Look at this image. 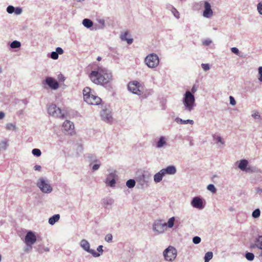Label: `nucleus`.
<instances>
[{
    "label": "nucleus",
    "instance_id": "f03ea898",
    "mask_svg": "<svg viewBox=\"0 0 262 262\" xmlns=\"http://www.w3.org/2000/svg\"><path fill=\"white\" fill-rule=\"evenodd\" d=\"M182 110L186 113H191L195 106V99L194 95L190 91H186L182 99Z\"/></svg>",
    "mask_w": 262,
    "mask_h": 262
},
{
    "label": "nucleus",
    "instance_id": "2eb2a0df",
    "mask_svg": "<svg viewBox=\"0 0 262 262\" xmlns=\"http://www.w3.org/2000/svg\"><path fill=\"white\" fill-rule=\"evenodd\" d=\"M43 84H47L52 90H56L59 88L58 82L51 77H47L42 82Z\"/></svg>",
    "mask_w": 262,
    "mask_h": 262
},
{
    "label": "nucleus",
    "instance_id": "de8ad7c7",
    "mask_svg": "<svg viewBox=\"0 0 262 262\" xmlns=\"http://www.w3.org/2000/svg\"><path fill=\"white\" fill-rule=\"evenodd\" d=\"M15 8L12 6H9L7 8V11L9 14H12L14 12Z\"/></svg>",
    "mask_w": 262,
    "mask_h": 262
},
{
    "label": "nucleus",
    "instance_id": "79ce46f5",
    "mask_svg": "<svg viewBox=\"0 0 262 262\" xmlns=\"http://www.w3.org/2000/svg\"><path fill=\"white\" fill-rule=\"evenodd\" d=\"M201 67L203 70L205 72L209 70L210 69V65L208 63H202Z\"/></svg>",
    "mask_w": 262,
    "mask_h": 262
},
{
    "label": "nucleus",
    "instance_id": "4d7b16f0",
    "mask_svg": "<svg viewBox=\"0 0 262 262\" xmlns=\"http://www.w3.org/2000/svg\"><path fill=\"white\" fill-rule=\"evenodd\" d=\"M100 164H94L92 167V170L93 171H96L98 170L100 167Z\"/></svg>",
    "mask_w": 262,
    "mask_h": 262
},
{
    "label": "nucleus",
    "instance_id": "864d4df0",
    "mask_svg": "<svg viewBox=\"0 0 262 262\" xmlns=\"http://www.w3.org/2000/svg\"><path fill=\"white\" fill-rule=\"evenodd\" d=\"M229 100H230V104L231 105H235L236 104V101L233 97L230 96L229 97Z\"/></svg>",
    "mask_w": 262,
    "mask_h": 262
},
{
    "label": "nucleus",
    "instance_id": "49530a36",
    "mask_svg": "<svg viewBox=\"0 0 262 262\" xmlns=\"http://www.w3.org/2000/svg\"><path fill=\"white\" fill-rule=\"evenodd\" d=\"M113 236L111 234H107L105 237V240L107 242L111 243L112 242Z\"/></svg>",
    "mask_w": 262,
    "mask_h": 262
},
{
    "label": "nucleus",
    "instance_id": "13d9d810",
    "mask_svg": "<svg viewBox=\"0 0 262 262\" xmlns=\"http://www.w3.org/2000/svg\"><path fill=\"white\" fill-rule=\"evenodd\" d=\"M174 7L171 4H167L166 5V8L168 10H169V11H172V9L174 8Z\"/></svg>",
    "mask_w": 262,
    "mask_h": 262
},
{
    "label": "nucleus",
    "instance_id": "3c124183",
    "mask_svg": "<svg viewBox=\"0 0 262 262\" xmlns=\"http://www.w3.org/2000/svg\"><path fill=\"white\" fill-rule=\"evenodd\" d=\"M257 9L258 13L262 15V3H259L257 5Z\"/></svg>",
    "mask_w": 262,
    "mask_h": 262
},
{
    "label": "nucleus",
    "instance_id": "c756f323",
    "mask_svg": "<svg viewBox=\"0 0 262 262\" xmlns=\"http://www.w3.org/2000/svg\"><path fill=\"white\" fill-rule=\"evenodd\" d=\"M136 184V181L134 179H129L127 181L126 185L129 188H133L135 187Z\"/></svg>",
    "mask_w": 262,
    "mask_h": 262
},
{
    "label": "nucleus",
    "instance_id": "b1692460",
    "mask_svg": "<svg viewBox=\"0 0 262 262\" xmlns=\"http://www.w3.org/2000/svg\"><path fill=\"white\" fill-rule=\"evenodd\" d=\"M63 53V49L60 47H57L56 48V51H53L51 52L50 57L53 59H57L58 58V55L62 54Z\"/></svg>",
    "mask_w": 262,
    "mask_h": 262
},
{
    "label": "nucleus",
    "instance_id": "7ed1b4c3",
    "mask_svg": "<svg viewBox=\"0 0 262 262\" xmlns=\"http://www.w3.org/2000/svg\"><path fill=\"white\" fill-rule=\"evenodd\" d=\"M94 91L86 87L83 90L84 100L88 104L91 105H98L101 102V99L93 94Z\"/></svg>",
    "mask_w": 262,
    "mask_h": 262
},
{
    "label": "nucleus",
    "instance_id": "c9c22d12",
    "mask_svg": "<svg viewBox=\"0 0 262 262\" xmlns=\"http://www.w3.org/2000/svg\"><path fill=\"white\" fill-rule=\"evenodd\" d=\"M116 177V171L115 170L112 171L111 172H110V173L108 174V175L107 176V177L106 179V182H108V181H109V180H111L113 179H115Z\"/></svg>",
    "mask_w": 262,
    "mask_h": 262
},
{
    "label": "nucleus",
    "instance_id": "9b49d317",
    "mask_svg": "<svg viewBox=\"0 0 262 262\" xmlns=\"http://www.w3.org/2000/svg\"><path fill=\"white\" fill-rule=\"evenodd\" d=\"M80 245L84 251L91 253L94 257H99V254L96 253L95 250L90 249V244L87 240L82 239L80 242Z\"/></svg>",
    "mask_w": 262,
    "mask_h": 262
},
{
    "label": "nucleus",
    "instance_id": "e2e57ef3",
    "mask_svg": "<svg viewBox=\"0 0 262 262\" xmlns=\"http://www.w3.org/2000/svg\"><path fill=\"white\" fill-rule=\"evenodd\" d=\"M5 117V113L3 112H0V120L3 119Z\"/></svg>",
    "mask_w": 262,
    "mask_h": 262
},
{
    "label": "nucleus",
    "instance_id": "20e7f679",
    "mask_svg": "<svg viewBox=\"0 0 262 262\" xmlns=\"http://www.w3.org/2000/svg\"><path fill=\"white\" fill-rule=\"evenodd\" d=\"M144 62L148 68L150 69H155L159 64V57L155 53H150L145 57L144 60Z\"/></svg>",
    "mask_w": 262,
    "mask_h": 262
},
{
    "label": "nucleus",
    "instance_id": "603ef678",
    "mask_svg": "<svg viewBox=\"0 0 262 262\" xmlns=\"http://www.w3.org/2000/svg\"><path fill=\"white\" fill-rule=\"evenodd\" d=\"M231 51L234 54L238 55L239 54V50L236 47H232L231 48Z\"/></svg>",
    "mask_w": 262,
    "mask_h": 262
},
{
    "label": "nucleus",
    "instance_id": "69168bd1",
    "mask_svg": "<svg viewBox=\"0 0 262 262\" xmlns=\"http://www.w3.org/2000/svg\"><path fill=\"white\" fill-rule=\"evenodd\" d=\"M43 249H44V251L46 252L49 251V248L48 247H45Z\"/></svg>",
    "mask_w": 262,
    "mask_h": 262
},
{
    "label": "nucleus",
    "instance_id": "f3484780",
    "mask_svg": "<svg viewBox=\"0 0 262 262\" xmlns=\"http://www.w3.org/2000/svg\"><path fill=\"white\" fill-rule=\"evenodd\" d=\"M62 128L64 132L67 134L72 135L74 133V125L69 120H66L63 122Z\"/></svg>",
    "mask_w": 262,
    "mask_h": 262
},
{
    "label": "nucleus",
    "instance_id": "0e129e2a",
    "mask_svg": "<svg viewBox=\"0 0 262 262\" xmlns=\"http://www.w3.org/2000/svg\"><path fill=\"white\" fill-rule=\"evenodd\" d=\"M59 79L61 81H64V77L61 74L59 75Z\"/></svg>",
    "mask_w": 262,
    "mask_h": 262
},
{
    "label": "nucleus",
    "instance_id": "f704fd0d",
    "mask_svg": "<svg viewBox=\"0 0 262 262\" xmlns=\"http://www.w3.org/2000/svg\"><path fill=\"white\" fill-rule=\"evenodd\" d=\"M175 221V217H171L168 220L167 223H166V227H168V228H172L174 225V223Z\"/></svg>",
    "mask_w": 262,
    "mask_h": 262
},
{
    "label": "nucleus",
    "instance_id": "680f3d73",
    "mask_svg": "<svg viewBox=\"0 0 262 262\" xmlns=\"http://www.w3.org/2000/svg\"><path fill=\"white\" fill-rule=\"evenodd\" d=\"M256 193L258 194H261L262 193V188L258 187L256 189Z\"/></svg>",
    "mask_w": 262,
    "mask_h": 262
},
{
    "label": "nucleus",
    "instance_id": "423d86ee",
    "mask_svg": "<svg viewBox=\"0 0 262 262\" xmlns=\"http://www.w3.org/2000/svg\"><path fill=\"white\" fill-rule=\"evenodd\" d=\"M36 185L43 193H49L53 190L52 187L49 184V181L45 178H40L37 181Z\"/></svg>",
    "mask_w": 262,
    "mask_h": 262
},
{
    "label": "nucleus",
    "instance_id": "f257e3e1",
    "mask_svg": "<svg viewBox=\"0 0 262 262\" xmlns=\"http://www.w3.org/2000/svg\"><path fill=\"white\" fill-rule=\"evenodd\" d=\"M89 77L94 83L105 86L113 80L112 73L106 68L98 66L92 71Z\"/></svg>",
    "mask_w": 262,
    "mask_h": 262
},
{
    "label": "nucleus",
    "instance_id": "473e14b6",
    "mask_svg": "<svg viewBox=\"0 0 262 262\" xmlns=\"http://www.w3.org/2000/svg\"><path fill=\"white\" fill-rule=\"evenodd\" d=\"M260 215V210L257 208L255 209L252 213V216L254 219H257Z\"/></svg>",
    "mask_w": 262,
    "mask_h": 262
},
{
    "label": "nucleus",
    "instance_id": "774afa93",
    "mask_svg": "<svg viewBox=\"0 0 262 262\" xmlns=\"http://www.w3.org/2000/svg\"><path fill=\"white\" fill-rule=\"evenodd\" d=\"M23 103H24L25 104H27V103H28L27 100H26V99H24V100H23Z\"/></svg>",
    "mask_w": 262,
    "mask_h": 262
},
{
    "label": "nucleus",
    "instance_id": "37998d69",
    "mask_svg": "<svg viewBox=\"0 0 262 262\" xmlns=\"http://www.w3.org/2000/svg\"><path fill=\"white\" fill-rule=\"evenodd\" d=\"M201 237L198 236H195L193 237L192 238V242L194 244H198L201 242Z\"/></svg>",
    "mask_w": 262,
    "mask_h": 262
},
{
    "label": "nucleus",
    "instance_id": "bb28decb",
    "mask_svg": "<svg viewBox=\"0 0 262 262\" xmlns=\"http://www.w3.org/2000/svg\"><path fill=\"white\" fill-rule=\"evenodd\" d=\"M59 219L60 215L59 214H55L49 219V224L51 225H53L57 222Z\"/></svg>",
    "mask_w": 262,
    "mask_h": 262
},
{
    "label": "nucleus",
    "instance_id": "4c0bfd02",
    "mask_svg": "<svg viewBox=\"0 0 262 262\" xmlns=\"http://www.w3.org/2000/svg\"><path fill=\"white\" fill-rule=\"evenodd\" d=\"M32 153L34 156L36 157H39L41 154L40 150L38 148H34L32 150Z\"/></svg>",
    "mask_w": 262,
    "mask_h": 262
},
{
    "label": "nucleus",
    "instance_id": "9d476101",
    "mask_svg": "<svg viewBox=\"0 0 262 262\" xmlns=\"http://www.w3.org/2000/svg\"><path fill=\"white\" fill-rule=\"evenodd\" d=\"M140 84L137 81H133L128 84V90L133 93L140 95L142 91L140 90Z\"/></svg>",
    "mask_w": 262,
    "mask_h": 262
},
{
    "label": "nucleus",
    "instance_id": "6e6d98bb",
    "mask_svg": "<svg viewBox=\"0 0 262 262\" xmlns=\"http://www.w3.org/2000/svg\"><path fill=\"white\" fill-rule=\"evenodd\" d=\"M17 15H19V14H20L22 12V10L21 8H15V10H14V12Z\"/></svg>",
    "mask_w": 262,
    "mask_h": 262
},
{
    "label": "nucleus",
    "instance_id": "cd10ccee",
    "mask_svg": "<svg viewBox=\"0 0 262 262\" xmlns=\"http://www.w3.org/2000/svg\"><path fill=\"white\" fill-rule=\"evenodd\" d=\"M83 25L86 28H90L93 25V21L88 18H84L82 20Z\"/></svg>",
    "mask_w": 262,
    "mask_h": 262
},
{
    "label": "nucleus",
    "instance_id": "a19ab883",
    "mask_svg": "<svg viewBox=\"0 0 262 262\" xmlns=\"http://www.w3.org/2000/svg\"><path fill=\"white\" fill-rule=\"evenodd\" d=\"M258 79L262 82V67H259L258 69Z\"/></svg>",
    "mask_w": 262,
    "mask_h": 262
},
{
    "label": "nucleus",
    "instance_id": "393cba45",
    "mask_svg": "<svg viewBox=\"0 0 262 262\" xmlns=\"http://www.w3.org/2000/svg\"><path fill=\"white\" fill-rule=\"evenodd\" d=\"M164 176L165 174L162 169H161L154 176V182L156 183L160 182L162 180V179Z\"/></svg>",
    "mask_w": 262,
    "mask_h": 262
},
{
    "label": "nucleus",
    "instance_id": "a18cd8bd",
    "mask_svg": "<svg viewBox=\"0 0 262 262\" xmlns=\"http://www.w3.org/2000/svg\"><path fill=\"white\" fill-rule=\"evenodd\" d=\"M106 183L111 187H113L115 186L116 184V180L115 179L109 180L108 182L106 181Z\"/></svg>",
    "mask_w": 262,
    "mask_h": 262
},
{
    "label": "nucleus",
    "instance_id": "6ab92c4d",
    "mask_svg": "<svg viewBox=\"0 0 262 262\" xmlns=\"http://www.w3.org/2000/svg\"><path fill=\"white\" fill-rule=\"evenodd\" d=\"M167 145V138L165 136H161L156 142L155 146L157 148L161 149L166 147Z\"/></svg>",
    "mask_w": 262,
    "mask_h": 262
},
{
    "label": "nucleus",
    "instance_id": "5fc2aeb1",
    "mask_svg": "<svg viewBox=\"0 0 262 262\" xmlns=\"http://www.w3.org/2000/svg\"><path fill=\"white\" fill-rule=\"evenodd\" d=\"M252 117L255 119H259L260 118V115L258 112H255L252 114Z\"/></svg>",
    "mask_w": 262,
    "mask_h": 262
},
{
    "label": "nucleus",
    "instance_id": "72a5a7b5",
    "mask_svg": "<svg viewBox=\"0 0 262 262\" xmlns=\"http://www.w3.org/2000/svg\"><path fill=\"white\" fill-rule=\"evenodd\" d=\"M213 253L212 252H207L204 256V262H209V261L212 258Z\"/></svg>",
    "mask_w": 262,
    "mask_h": 262
},
{
    "label": "nucleus",
    "instance_id": "1a4fd4ad",
    "mask_svg": "<svg viewBox=\"0 0 262 262\" xmlns=\"http://www.w3.org/2000/svg\"><path fill=\"white\" fill-rule=\"evenodd\" d=\"M100 116L103 121L108 123H111L113 121L112 111L108 108H103L101 112Z\"/></svg>",
    "mask_w": 262,
    "mask_h": 262
},
{
    "label": "nucleus",
    "instance_id": "412c9836",
    "mask_svg": "<svg viewBox=\"0 0 262 262\" xmlns=\"http://www.w3.org/2000/svg\"><path fill=\"white\" fill-rule=\"evenodd\" d=\"M212 138L219 148H223L224 147L225 144V140L220 135L213 134L212 135Z\"/></svg>",
    "mask_w": 262,
    "mask_h": 262
},
{
    "label": "nucleus",
    "instance_id": "052dcab7",
    "mask_svg": "<svg viewBox=\"0 0 262 262\" xmlns=\"http://www.w3.org/2000/svg\"><path fill=\"white\" fill-rule=\"evenodd\" d=\"M34 169L35 170L40 171L41 169V166H40L39 165H36L34 166Z\"/></svg>",
    "mask_w": 262,
    "mask_h": 262
},
{
    "label": "nucleus",
    "instance_id": "7c9ffc66",
    "mask_svg": "<svg viewBox=\"0 0 262 262\" xmlns=\"http://www.w3.org/2000/svg\"><path fill=\"white\" fill-rule=\"evenodd\" d=\"M6 129L8 130H16L17 127L15 124L9 123L6 125Z\"/></svg>",
    "mask_w": 262,
    "mask_h": 262
},
{
    "label": "nucleus",
    "instance_id": "338daca9",
    "mask_svg": "<svg viewBox=\"0 0 262 262\" xmlns=\"http://www.w3.org/2000/svg\"><path fill=\"white\" fill-rule=\"evenodd\" d=\"M259 256L261 258H262V249H260V252L259 253Z\"/></svg>",
    "mask_w": 262,
    "mask_h": 262
},
{
    "label": "nucleus",
    "instance_id": "4468645a",
    "mask_svg": "<svg viewBox=\"0 0 262 262\" xmlns=\"http://www.w3.org/2000/svg\"><path fill=\"white\" fill-rule=\"evenodd\" d=\"M238 168L242 171L246 172L252 173L254 172L253 168L249 165L248 161L246 159H242L239 161Z\"/></svg>",
    "mask_w": 262,
    "mask_h": 262
},
{
    "label": "nucleus",
    "instance_id": "bf43d9fd",
    "mask_svg": "<svg viewBox=\"0 0 262 262\" xmlns=\"http://www.w3.org/2000/svg\"><path fill=\"white\" fill-rule=\"evenodd\" d=\"M197 91V88L195 86V85H194L191 89V91H190L192 95H194V94Z\"/></svg>",
    "mask_w": 262,
    "mask_h": 262
},
{
    "label": "nucleus",
    "instance_id": "a878e982",
    "mask_svg": "<svg viewBox=\"0 0 262 262\" xmlns=\"http://www.w3.org/2000/svg\"><path fill=\"white\" fill-rule=\"evenodd\" d=\"M175 121L180 124H190L191 125L193 124L194 121L192 120L187 119V120H183L182 119L177 117L175 119Z\"/></svg>",
    "mask_w": 262,
    "mask_h": 262
},
{
    "label": "nucleus",
    "instance_id": "09e8293b",
    "mask_svg": "<svg viewBox=\"0 0 262 262\" xmlns=\"http://www.w3.org/2000/svg\"><path fill=\"white\" fill-rule=\"evenodd\" d=\"M97 250L98 251V252H96V253L97 254H99V256L100 255H101L103 253V246L102 245H100L97 248Z\"/></svg>",
    "mask_w": 262,
    "mask_h": 262
},
{
    "label": "nucleus",
    "instance_id": "0eeeda50",
    "mask_svg": "<svg viewBox=\"0 0 262 262\" xmlns=\"http://www.w3.org/2000/svg\"><path fill=\"white\" fill-rule=\"evenodd\" d=\"M163 255L166 261L172 262L177 257V250L173 247L169 246L164 250Z\"/></svg>",
    "mask_w": 262,
    "mask_h": 262
},
{
    "label": "nucleus",
    "instance_id": "e433bc0d",
    "mask_svg": "<svg viewBox=\"0 0 262 262\" xmlns=\"http://www.w3.org/2000/svg\"><path fill=\"white\" fill-rule=\"evenodd\" d=\"M20 42L17 40H14L12 41L10 44V47L11 48H18L20 47Z\"/></svg>",
    "mask_w": 262,
    "mask_h": 262
},
{
    "label": "nucleus",
    "instance_id": "c03bdc74",
    "mask_svg": "<svg viewBox=\"0 0 262 262\" xmlns=\"http://www.w3.org/2000/svg\"><path fill=\"white\" fill-rule=\"evenodd\" d=\"M98 23L101 25V26L99 27V29H102L105 27V20L103 19H97Z\"/></svg>",
    "mask_w": 262,
    "mask_h": 262
},
{
    "label": "nucleus",
    "instance_id": "ea45409f",
    "mask_svg": "<svg viewBox=\"0 0 262 262\" xmlns=\"http://www.w3.org/2000/svg\"><path fill=\"white\" fill-rule=\"evenodd\" d=\"M207 189L209 191H210L212 193H215L216 192V188L215 186L213 184H209L207 186Z\"/></svg>",
    "mask_w": 262,
    "mask_h": 262
},
{
    "label": "nucleus",
    "instance_id": "dca6fc26",
    "mask_svg": "<svg viewBox=\"0 0 262 262\" xmlns=\"http://www.w3.org/2000/svg\"><path fill=\"white\" fill-rule=\"evenodd\" d=\"M36 241V236L35 234L31 231H29L26 235L25 238V243L32 248V245H33Z\"/></svg>",
    "mask_w": 262,
    "mask_h": 262
},
{
    "label": "nucleus",
    "instance_id": "2f4dec72",
    "mask_svg": "<svg viewBox=\"0 0 262 262\" xmlns=\"http://www.w3.org/2000/svg\"><path fill=\"white\" fill-rule=\"evenodd\" d=\"M245 257L248 260L252 261L255 256L253 253L247 252L245 253Z\"/></svg>",
    "mask_w": 262,
    "mask_h": 262
},
{
    "label": "nucleus",
    "instance_id": "a211bd4d",
    "mask_svg": "<svg viewBox=\"0 0 262 262\" xmlns=\"http://www.w3.org/2000/svg\"><path fill=\"white\" fill-rule=\"evenodd\" d=\"M191 206L199 209H202L204 208L203 200L200 196L194 197L191 201Z\"/></svg>",
    "mask_w": 262,
    "mask_h": 262
},
{
    "label": "nucleus",
    "instance_id": "39448f33",
    "mask_svg": "<svg viewBox=\"0 0 262 262\" xmlns=\"http://www.w3.org/2000/svg\"><path fill=\"white\" fill-rule=\"evenodd\" d=\"M47 111L48 114L55 118H64L65 114L63 111L57 107L55 104H50L48 106Z\"/></svg>",
    "mask_w": 262,
    "mask_h": 262
},
{
    "label": "nucleus",
    "instance_id": "f8f14e48",
    "mask_svg": "<svg viewBox=\"0 0 262 262\" xmlns=\"http://www.w3.org/2000/svg\"><path fill=\"white\" fill-rule=\"evenodd\" d=\"M201 3L204 4L203 17L206 18H211L213 15V11L211 8V4L208 1H203Z\"/></svg>",
    "mask_w": 262,
    "mask_h": 262
},
{
    "label": "nucleus",
    "instance_id": "c85d7f7f",
    "mask_svg": "<svg viewBox=\"0 0 262 262\" xmlns=\"http://www.w3.org/2000/svg\"><path fill=\"white\" fill-rule=\"evenodd\" d=\"M127 35L128 34L127 32L124 33L121 35V39L122 40L126 41L127 43L130 45L133 42V39L132 38H128L127 37Z\"/></svg>",
    "mask_w": 262,
    "mask_h": 262
},
{
    "label": "nucleus",
    "instance_id": "ddd939ff",
    "mask_svg": "<svg viewBox=\"0 0 262 262\" xmlns=\"http://www.w3.org/2000/svg\"><path fill=\"white\" fill-rule=\"evenodd\" d=\"M136 181L140 185V188L143 189L149 186V177L144 174H141L137 176Z\"/></svg>",
    "mask_w": 262,
    "mask_h": 262
},
{
    "label": "nucleus",
    "instance_id": "8fccbe9b",
    "mask_svg": "<svg viewBox=\"0 0 262 262\" xmlns=\"http://www.w3.org/2000/svg\"><path fill=\"white\" fill-rule=\"evenodd\" d=\"M212 40L210 39H207L203 41V45L204 46H209L212 43Z\"/></svg>",
    "mask_w": 262,
    "mask_h": 262
},
{
    "label": "nucleus",
    "instance_id": "4be33fe9",
    "mask_svg": "<svg viewBox=\"0 0 262 262\" xmlns=\"http://www.w3.org/2000/svg\"><path fill=\"white\" fill-rule=\"evenodd\" d=\"M114 203V199L110 197H106L102 200V205L106 209L111 208Z\"/></svg>",
    "mask_w": 262,
    "mask_h": 262
},
{
    "label": "nucleus",
    "instance_id": "58836bf2",
    "mask_svg": "<svg viewBox=\"0 0 262 262\" xmlns=\"http://www.w3.org/2000/svg\"><path fill=\"white\" fill-rule=\"evenodd\" d=\"M171 12L172 13L173 16L177 19H179L180 18V13L178 11V10L174 8L172 11H171Z\"/></svg>",
    "mask_w": 262,
    "mask_h": 262
},
{
    "label": "nucleus",
    "instance_id": "aec40b11",
    "mask_svg": "<svg viewBox=\"0 0 262 262\" xmlns=\"http://www.w3.org/2000/svg\"><path fill=\"white\" fill-rule=\"evenodd\" d=\"M251 249L257 248L259 250L262 249V235H258L254 240V243L250 245Z\"/></svg>",
    "mask_w": 262,
    "mask_h": 262
},
{
    "label": "nucleus",
    "instance_id": "6e6552de",
    "mask_svg": "<svg viewBox=\"0 0 262 262\" xmlns=\"http://www.w3.org/2000/svg\"><path fill=\"white\" fill-rule=\"evenodd\" d=\"M166 228V223L162 220L155 221L152 224V230L157 234L163 233Z\"/></svg>",
    "mask_w": 262,
    "mask_h": 262
},
{
    "label": "nucleus",
    "instance_id": "5701e85b",
    "mask_svg": "<svg viewBox=\"0 0 262 262\" xmlns=\"http://www.w3.org/2000/svg\"><path fill=\"white\" fill-rule=\"evenodd\" d=\"M162 169L165 175L166 174L173 175L174 174L177 172L176 168L173 165L168 166L166 168Z\"/></svg>",
    "mask_w": 262,
    "mask_h": 262
}]
</instances>
